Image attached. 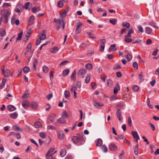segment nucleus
Segmentation results:
<instances>
[{
	"instance_id": "f257e3e1",
	"label": "nucleus",
	"mask_w": 159,
	"mask_h": 159,
	"mask_svg": "<svg viewBox=\"0 0 159 159\" xmlns=\"http://www.w3.org/2000/svg\"><path fill=\"white\" fill-rule=\"evenodd\" d=\"M71 139L75 143L80 142L81 143L83 144V143L84 142V138L83 133L77 134L76 136H73Z\"/></svg>"
},
{
	"instance_id": "f03ea898",
	"label": "nucleus",
	"mask_w": 159,
	"mask_h": 159,
	"mask_svg": "<svg viewBox=\"0 0 159 159\" xmlns=\"http://www.w3.org/2000/svg\"><path fill=\"white\" fill-rule=\"evenodd\" d=\"M54 21L57 24V30H59L61 26H62L63 29H64L65 27V23L63 20H60L55 19Z\"/></svg>"
},
{
	"instance_id": "7ed1b4c3",
	"label": "nucleus",
	"mask_w": 159,
	"mask_h": 159,
	"mask_svg": "<svg viewBox=\"0 0 159 159\" xmlns=\"http://www.w3.org/2000/svg\"><path fill=\"white\" fill-rule=\"evenodd\" d=\"M5 14L2 15V17H3L2 19L3 18L4 20H3L4 23H8V18L9 17L11 13L9 11L6 10L5 11Z\"/></svg>"
},
{
	"instance_id": "20e7f679",
	"label": "nucleus",
	"mask_w": 159,
	"mask_h": 159,
	"mask_svg": "<svg viewBox=\"0 0 159 159\" xmlns=\"http://www.w3.org/2000/svg\"><path fill=\"white\" fill-rule=\"evenodd\" d=\"M87 70L84 68H82L78 70V75L79 77L81 78H83L86 74Z\"/></svg>"
},
{
	"instance_id": "39448f33",
	"label": "nucleus",
	"mask_w": 159,
	"mask_h": 159,
	"mask_svg": "<svg viewBox=\"0 0 159 159\" xmlns=\"http://www.w3.org/2000/svg\"><path fill=\"white\" fill-rule=\"evenodd\" d=\"M55 117L56 115L54 113L52 114L49 116L48 119V124H50L54 122Z\"/></svg>"
},
{
	"instance_id": "423d86ee",
	"label": "nucleus",
	"mask_w": 159,
	"mask_h": 159,
	"mask_svg": "<svg viewBox=\"0 0 159 159\" xmlns=\"http://www.w3.org/2000/svg\"><path fill=\"white\" fill-rule=\"evenodd\" d=\"M2 71L4 76L6 77L9 76L10 74V70L7 69L4 70L5 66H2Z\"/></svg>"
},
{
	"instance_id": "0eeeda50",
	"label": "nucleus",
	"mask_w": 159,
	"mask_h": 159,
	"mask_svg": "<svg viewBox=\"0 0 159 159\" xmlns=\"http://www.w3.org/2000/svg\"><path fill=\"white\" fill-rule=\"evenodd\" d=\"M117 147L114 143H112L109 146V149L113 151H115L117 150Z\"/></svg>"
},
{
	"instance_id": "6e6552de",
	"label": "nucleus",
	"mask_w": 159,
	"mask_h": 159,
	"mask_svg": "<svg viewBox=\"0 0 159 159\" xmlns=\"http://www.w3.org/2000/svg\"><path fill=\"white\" fill-rule=\"evenodd\" d=\"M69 7L67 6L64 11L62 13H60V15L61 17L64 18L66 17L67 12L68 11Z\"/></svg>"
},
{
	"instance_id": "1a4fd4ad",
	"label": "nucleus",
	"mask_w": 159,
	"mask_h": 159,
	"mask_svg": "<svg viewBox=\"0 0 159 159\" xmlns=\"http://www.w3.org/2000/svg\"><path fill=\"white\" fill-rule=\"evenodd\" d=\"M132 135L134 139H135V140L137 143H138V140L140 139L138 135V133L136 131H132Z\"/></svg>"
},
{
	"instance_id": "9d476101",
	"label": "nucleus",
	"mask_w": 159,
	"mask_h": 159,
	"mask_svg": "<svg viewBox=\"0 0 159 159\" xmlns=\"http://www.w3.org/2000/svg\"><path fill=\"white\" fill-rule=\"evenodd\" d=\"M34 17L33 15L31 16L28 21V25H31L33 24L34 22Z\"/></svg>"
},
{
	"instance_id": "9b49d317",
	"label": "nucleus",
	"mask_w": 159,
	"mask_h": 159,
	"mask_svg": "<svg viewBox=\"0 0 159 159\" xmlns=\"http://www.w3.org/2000/svg\"><path fill=\"white\" fill-rule=\"evenodd\" d=\"M22 104L24 108H26L29 106L30 103L28 101H24L22 102Z\"/></svg>"
},
{
	"instance_id": "f8f14e48",
	"label": "nucleus",
	"mask_w": 159,
	"mask_h": 159,
	"mask_svg": "<svg viewBox=\"0 0 159 159\" xmlns=\"http://www.w3.org/2000/svg\"><path fill=\"white\" fill-rule=\"evenodd\" d=\"M116 115L120 121L122 120V116L121 114V111L120 109H117L116 111Z\"/></svg>"
},
{
	"instance_id": "ddd939ff",
	"label": "nucleus",
	"mask_w": 159,
	"mask_h": 159,
	"mask_svg": "<svg viewBox=\"0 0 159 159\" xmlns=\"http://www.w3.org/2000/svg\"><path fill=\"white\" fill-rule=\"evenodd\" d=\"M116 46V45L115 44L111 45L109 49V52H111V51H116L117 49Z\"/></svg>"
},
{
	"instance_id": "4468645a",
	"label": "nucleus",
	"mask_w": 159,
	"mask_h": 159,
	"mask_svg": "<svg viewBox=\"0 0 159 159\" xmlns=\"http://www.w3.org/2000/svg\"><path fill=\"white\" fill-rule=\"evenodd\" d=\"M58 136L60 139H62L64 137V135L63 134V132L61 131H58Z\"/></svg>"
},
{
	"instance_id": "2eb2a0df",
	"label": "nucleus",
	"mask_w": 159,
	"mask_h": 159,
	"mask_svg": "<svg viewBox=\"0 0 159 159\" xmlns=\"http://www.w3.org/2000/svg\"><path fill=\"white\" fill-rule=\"evenodd\" d=\"M38 59L37 58H35L34 61L33 62V69L34 70H36V66L38 64Z\"/></svg>"
},
{
	"instance_id": "dca6fc26",
	"label": "nucleus",
	"mask_w": 159,
	"mask_h": 159,
	"mask_svg": "<svg viewBox=\"0 0 159 159\" xmlns=\"http://www.w3.org/2000/svg\"><path fill=\"white\" fill-rule=\"evenodd\" d=\"M34 126L36 128H39L42 127V124L39 121H36L34 124Z\"/></svg>"
},
{
	"instance_id": "f3484780",
	"label": "nucleus",
	"mask_w": 159,
	"mask_h": 159,
	"mask_svg": "<svg viewBox=\"0 0 159 159\" xmlns=\"http://www.w3.org/2000/svg\"><path fill=\"white\" fill-rule=\"evenodd\" d=\"M0 35L2 37H4L5 35L6 34V32L4 29L2 28L0 30Z\"/></svg>"
},
{
	"instance_id": "a211bd4d",
	"label": "nucleus",
	"mask_w": 159,
	"mask_h": 159,
	"mask_svg": "<svg viewBox=\"0 0 159 159\" xmlns=\"http://www.w3.org/2000/svg\"><path fill=\"white\" fill-rule=\"evenodd\" d=\"M46 35L44 31H43L42 34L39 36V39L41 40H43L45 39Z\"/></svg>"
},
{
	"instance_id": "6ab92c4d",
	"label": "nucleus",
	"mask_w": 159,
	"mask_h": 159,
	"mask_svg": "<svg viewBox=\"0 0 159 159\" xmlns=\"http://www.w3.org/2000/svg\"><path fill=\"white\" fill-rule=\"evenodd\" d=\"M7 108L9 111H13L16 109V107L12 105H9L7 107Z\"/></svg>"
},
{
	"instance_id": "aec40b11",
	"label": "nucleus",
	"mask_w": 159,
	"mask_h": 159,
	"mask_svg": "<svg viewBox=\"0 0 159 159\" xmlns=\"http://www.w3.org/2000/svg\"><path fill=\"white\" fill-rule=\"evenodd\" d=\"M55 150V149L54 148H50L48 152L46 154L48 155H54V152Z\"/></svg>"
},
{
	"instance_id": "412c9836",
	"label": "nucleus",
	"mask_w": 159,
	"mask_h": 159,
	"mask_svg": "<svg viewBox=\"0 0 159 159\" xmlns=\"http://www.w3.org/2000/svg\"><path fill=\"white\" fill-rule=\"evenodd\" d=\"M40 10V9L39 7H34L32 9V11L34 13L38 11H39Z\"/></svg>"
},
{
	"instance_id": "4be33fe9",
	"label": "nucleus",
	"mask_w": 159,
	"mask_h": 159,
	"mask_svg": "<svg viewBox=\"0 0 159 159\" xmlns=\"http://www.w3.org/2000/svg\"><path fill=\"white\" fill-rule=\"evenodd\" d=\"M9 116L11 118L16 119L17 117L18 114L16 112H15L10 114Z\"/></svg>"
},
{
	"instance_id": "5701e85b",
	"label": "nucleus",
	"mask_w": 159,
	"mask_h": 159,
	"mask_svg": "<svg viewBox=\"0 0 159 159\" xmlns=\"http://www.w3.org/2000/svg\"><path fill=\"white\" fill-rule=\"evenodd\" d=\"M91 78V75L90 74H88L86 77L85 79V83L87 84L89 83Z\"/></svg>"
},
{
	"instance_id": "b1692460",
	"label": "nucleus",
	"mask_w": 159,
	"mask_h": 159,
	"mask_svg": "<svg viewBox=\"0 0 159 159\" xmlns=\"http://www.w3.org/2000/svg\"><path fill=\"white\" fill-rule=\"evenodd\" d=\"M57 122L60 123L64 124L66 122V121L64 119V118L61 117L57 120Z\"/></svg>"
},
{
	"instance_id": "393cba45",
	"label": "nucleus",
	"mask_w": 159,
	"mask_h": 159,
	"mask_svg": "<svg viewBox=\"0 0 159 159\" xmlns=\"http://www.w3.org/2000/svg\"><path fill=\"white\" fill-rule=\"evenodd\" d=\"M86 68L88 70H91L93 69L92 65L90 63H88L85 66Z\"/></svg>"
},
{
	"instance_id": "a878e982",
	"label": "nucleus",
	"mask_w": 159,
	"mask_h": 159,
	"mask_svg": "<svg viewBox=\"0 0 159 159\" xmlns=\"http://www.w3.org/2000/svg\"><path fill=\"white\" fill-rule=\"evenodd\" d=\"M47 159H56V157L54 155H46Z\"/></svg>"
},
{
	"instance_id": "bb28decb",
	"label": "nucleus",
	"mask_w": 159,
	"mask_h": 159,
	"mask_svg": "<svg viewBox=\"0 0 159 159\" xmlns=\"http://www.w3.org/2000/svg\"><path fill=\"white\" fill-rule=\"evenodd\" d=\"M29 95V92L28 90H26L24 93V94L23 96L22 97V98H26L28 97V96Z\"/></svg>"
},
{
	"instance_id": "cd10ccee",
	"label": "nucleus",
	"mask_w": 159,
	"mask_h": 159,
	"mask_svg": "<svg viewBox=\"0 0 159 159\" xmlns=\"http://www.w3.org/2000/svg\"><path fill=\"white\" fill-rule=\"evenodd\" d=\"M102 143V141L101 139H98L97 141V143L96 144L97 147L101 146Z\"/></svg>"
},
{
	"instance_id": "c85d7f7f",
	"label": "nucleus",
	"mask_w": 159,
	"mask_h": 159,
	"mask_svg": "<svg viewBox=\"0 0 159 159\" xmlns=\"http://www.w3.org/2000/svg\"><path fill=\"white\" fill-rule=\"evenodd\" d=\"M59 50V48L57 47H54L52 48L51 50L50 51L52 53H56Z\"/></svg>"
},
{
	"instance_id": "c756f323",
	"label": "nucleus",
	"mask_w": 159,
	"mask_h": 159,
	"mask_svg": "<svg viewBox=\"0 0 159 159\" xmlns=\"http://www.w3.org/2000/svg\"><path fill=\"white\" fill-rule=\"evenodd\" d=\"M23 35V31H21L18 34V37L16 38V40L18 41L21 40L22 38V37Z\"/></svg>"
},
{
	"instance_id": "7c9ffc66",
	"label": "nucleus",
	"mask_w": 159,
	"mask_h": 159,
	"mask_svg": "<svg viewBox=\"0 0 159 159\" xmlns=\"http://www.w3.org/2000/svg\"><path fill=\"white\" fill-rule=\"evenodd\" d=\"M152 29L150 27H147L146 28L145 32L148 34H150L152 32Z\"/></svg>"
},
{
	"instance_id": "2f4dec72",
	"label": "nucleus",
	"mask_w": 159,
	"mask_h": 159,
	"mask_svg": "<svg viewBox=\"0 0 159 159\" xmlns=\"http://www.w3.org/2000/svg\"><path fill=\"white\" fill-rule=\"evenodd\" d=\"M128 61H129L132 59V56L131 54L128 53L126 55L125 57Z\"/></svg>"
},
{
	"instance_id": "473e14b6",
	"label": "nucleus",
	"mask_w": 159,
	"mask_h": 159,
	"mask_svg": "<svg viewBox=\"0 0 159 159\" xmlns=\"http://www.w3.org/2000/svg\"><path fill=\"white\" fill-rule=\"evenodd\" d=\"M107 85L108 86L110 87H112V80L110 79H108L107 80Z\"/></svg>"
},
{
	"instance_id": "72a5a7b5",
	"label": "nucleus",
	"mask_w": 159,
	"mask_h": 159,
	"mask_svg": "<svg viewBox=\"0 0 159 159\" xmlns=\"http://www.w3.org/2000/svg\"><path fill=\"white\" fill-rule=\"evenodd\" d=\"M66 154V151L65 149H62L60 152V155L61 157H64Z\"/></svg>"
},
{
	"instance_id": "f704fd0d",
	"label": "nucleus",
	"mask_w": 159,
	"mask_h": 159,
	"mask_svg": "<svg viewBox=\"0 0 159 159\" xmlns=\"http://www.w3.org/2000/svg\"><path fill=\"white\" fill-rule=\"evenodd\" d=\"M69 73V70L68 69L64 70L63 72V75L64 76H66Z\"/></svg>"
},
{
	"instance_id": "c9c22d12",
	"label": "nucleus",
	"mask_w": 159,
	"mask_h": 159,
	"mask_svg": "<svg viewBox=\"0 0 159 159\" xmlns=\"http://www.w3.org/2000/svg\"><path fill=\"white\" fill-rule=\"evenodd\" d=\"M23 70L24 73H26L30 71V68L28 66H25L23 68Z\"/></svg>"
},
{
	"instance_id": "e433bc0d",
	"label": "nucleus",
	"mask_w": 159,
	"mask_h": 159,
	"mask_svg": "<svg viewBox=\"0 0 159 159\" xmlns=\"http://www.w3.org/2000/svg\"><path fill=\"white\" fill-rule=\"evenodd\" d=\"M32 44L30 43H29L27 46L26 50L27 52H29L30 50H31Z\"/></svg>"
},
{
	"instance_id": "4c0bfd02",
	"label": "nucleus",
	"mask_w": 159,
	"mask_h": 159,
	"mask_svg": "<svg viewBox=\"0 0 159 159\" xmlns=\"http://www.w3.org/2000/svg\"><path fill=\"white\" fill-rule=\"evenodd\" d=\"M49 70L48 68L46 66H44L43 67V71L44 73H47Z\"/></svg>"
},
{
	"instance_id": "58836bf2",
	"label": "nucleus",
	"mask_w": 159,
	"mask_h": 159,
	"mask_svg": "<svg viewBox=\"0 0 159 159\" xmlns=\"http://www.w3.org/2000/svg\"><path fill=\"white\" fill-rule=\"evenodd\" d=\"M123 26L126 27L127 28H129L130 27L129 24L127 22H124L122 23Z\"/></svg>"
},
{
	"instance_id": "ea45409f",
	"label": "nucleus",
	"mask_w": 159,
	"mask_h": 159,
	"mask_svg": "<svg viewBox=\"0 0 159 159\" xmlns=\"http://www.w3.org/2000/svg\"><path fill=\"white\" fill-rule=\"evenodd\" d=\"M87 33L89 35V38L93 39H94L96 38L93 34H92L91 33L89 32H87Z\"/></svg>"
},
{
	"instance_id": "a19ab883",
	"label": "nucleus",
	"mask_w": 159,
	"mask_h": 159,
	"mask_svg": "<svg viewBox=\"0 0 159 159\" xmlns=\"http://www.w3.org/2000/svg\"><path fill=\"white\" fill-rule=\"evenodd\" d=\"M38 104L36 102H33L31 104V107L34 109H36L38 106Z\"/></svg>"
},
{
	"instance_id": "79ce46f5",
	"label": "nucleus",
	"mask_w": 159,
	"mask_h": 159,
	"mask_svg": "<svg viewBox=\"0 0 159 159\" xmlns=\"http://www.w3.org/2000/svg\"><path fill=\"white\" fill-rule=\"evenodd\" d=\"M124 135L123 134H121L116 137L115 138V139L116 140H118L119 139H124Z\"/></svg>"
},
{
	"instance_id": "37998d69",
	"label": "nucleus",
	"mask_w": 159,
	"mask_h": 159,
	"mask_svg": "<svg viewBox=\"0 0 159 159\" xmlns=\"http://www.w3.org/2000/svg\"><path fill=\"white\" fill-rule=\"evenodd\" d=\"M138 144H137L136 147L134 148V154L136 155H138Z\"/></svg>"
},
{
	"instance_id": "c03bdc74",
	"label": "nucleus",
	"mask_w": 159,
	"mask_h": 159,
	"mask_svg": "<svg viewBox=\"0 0 159 159\" xmlns=\"http://www.w3.org/2000/svg\"><path fill=\"white\" fill-rule=\"evenodd\" d=\"M117 20L116 19H114L112 20H110V22L113 25H115L117 22Z\"/></svg>"
},
{
	"instance_id": "a18cd8bd",
	"label": "nucleus",
	"mask_w": 159,
	"mask_h": 159,
	"mask_svg": "<svg viewBox=\"0 0 159 159\" xmlns=\"http://www.w3.org/2000/svg\"><path fill=\"white\" fill-rule=\"evenodd\" d=\"M62 116L63 118H68V114L66 111H63Z\"/></svg>"
},
{
	"instance_id": "49530a36",
	"label": "nucleus",
	"mask_w": 159,
	"mask_h": 159,
	"mask_svg": "<svg viewBox=\"0 0 159 159\" xmlns=\"http://www.w3.org/2000/svg\"><path fill=\"white\" fill-rule=\"evenodd\" d=\"M82 23L80 21H78L76 23V27L80 28L82 26Z\"/></svg>"
},
{
	"instance_id": "de8ad7c7",
	"label": "nucleus",
	"mask_w": 159,
	"mask_h": 159,
	"mask_svg": "<svg viewBox=\"0 0 159 159\" xmlns=\"http://www.w3.org/2000/svg\"><path fill=\"white\" fill-rule=\"evenodd\" d=\"M125 41L126 43H129L132 42V40L131 38H125Z\"/></svg>"
},
{
	"instance_id": "09e8293b",
	"label": "nucleus",
	"mask_w": 159,
	"mask_h": 159,
	"mask_svg": "<svg viewBox=\"0 0 159 159\" xmlns=\"http://www.w3.org/2000/svg\"><path fill=\"white\" fill-rule=\"evenodd\" d=\"M102 150L105 152H106L107 151V148L106 147V146L104 145H103L102 146Z\"/></svg>"
},
{
	"instance_id": "8fccbe9b",
	"label": "nucleus",
	"mask_w": 159,
	"mask_h": 159,
	"mask_svg": "<svg viewBox=\"0 0 159 159\" xmlns=\"http://www.w3.org/2000/svg\"><path fill=\"white\" fill-rule=\"evenodd\" d=\"M144 75H143V72H141L139 74V78L140 80H143Z\"/></svg>"
},
{
	"instance_id": "3c124183",
	"label": "nucleus",
	"mask_w": 159,
	"mask_h": 159,
	"mask_svg": "<svg viewBox=\"0 0 159 159\" xmlns=\"http://www.w3.org/2000/svg\"><path fill=\"white\" fill-rule=\"evenodd\" d=\"M128 125L130 127H131L132 126V120L131 118V117H129L128 118Z\"/></svg>"
},
{
	"instance_id": "603ef678",
	"label": "nucleus",
	"mask_w": 159,
	"mask_h": 159,
	"mask_svg": "<svg viewBox=\"0 0 159 159\" xmlns=\"http://www.w3.org/2000/svg\"><path fill=\"white\" fill-rule=\"evenodd\" d=\"M57 5L59 7H61L63 5V2L61 1H59L58 2Z\"/></svg>"
},
{
	"instance_id": "864d4df0",
	"label": "nucleus",
	"mask_w": 159,
	"mask_h": 159,
	"mask_svg": "<svg viewBox=\"0 0 159 159\" xmlns=\"http://www.w3.org/2000/svg\"><path fill=\"white\" fill-rule=\"evenodd\" d=\"M65 97L67 98L70 96V93L68 91H65L64 93Z\"/></svg>"
},
{
	"instance_id": "5fc2aeb1",
	"label": "nucleus",
	"mask_w": 159,
	"mask_h": 159,
	"mask_svg": "<svg viewBox=\"0 0 159 159\" xmlns=\"http://www.w3.org/2000/svg\"><path fill=\"white\" fill-rule=\"evenodd\" d=\"M93 105L95 106H102L103 105V104H100L99 102H97L95 101H94L93 102Z\"/></svg>"
},
{
	"instance_id": "6e6d98bb",
	"label": "nucleus",
	"mask_w": 159,
	"mask_h": 159,
	"mask_svg": "<svg viewBox=\"0 0 159 159\" xmlns=\"http://www.w3.org/2000/svg\"><path fill=\"white\" fill-rule=\"evenodd\" d=\"M14 130L16 131H18L19 130L22 131V130L20 129V127L17 126L16 125L14 127Z\"/></svg>"
},
{
	"instance_id": "4d7b16f0",
	"label": "nucleus",
	"mask_w": 159,
	"mask_h": 159,
	"mask_svg": "<svg viewBox=\"0 0 159 159\" xmlns=\"http://www.w3.org/2000/svg\"><path fill=\"white\" fill-rule=\"evenodd\" d=\"M30 2H27L25 6H23L22 5V6L23 8H25L26 9H27L28 8V7L30 5Z\"/></svg>"
},
{
	"instance_id": "13d9d810",
	"label": "nucleus",
	"mask_w": 159,
	"mask_h": 159,
	"mask_svg": "<svg viewBox=\"0 0 159 159\" xmlns=\"http://www.w3.org/2000/svg\"><path fill=\"white\" fill-rule=\"evenodd\" d=\"M40 135L42 138L44 139L45 138L46 134L44 132H43L40 133Z\"/></svg>"
},
{
	"instance_id": "bf43d9fd",
	"label": "nucleus",
	"mask_w": 159,
	"mask_h": 159,
	"mask_svg": "<svg viewBox=\"0 0 159 159\" xmlns=\"http://www.w3.org/2000/svg\"><path fill=\"white\" fill-rule=\"evenodd\" d=\"M124 104L123 103H119L117 105V107H119L120 109H122L124 106Z\"/></svg>"
},
{
	"instance_id": "052dcab7",
	"label": "nucleus",
	"mask_w": 159,
	"mask_h": 159,
	"mask_svg": "<svg viewBox=\"0 0 159 159\" xmlns=\"http://www.w3.org/2000/svg\"><path fill=\"white\" fill-rule=\"evenodd\" d=\"M76 86V89L77 88H80L81 86V83L79 81H78L77 82L76 86Z\"/></svg>"
},
{
	"instance_id": "680f3d73",
	"label": "nucleus",
	"mask_w": 159,
	"mask_h": 159,
	"mask_svg": "<svg viewBox=\"0 0 159 159\" xmlns=\"http://www.w3.org/2000/svg\"><path fill=\"white\" fill-rule=\"evenodd\" d=\"M133 66L134 68H136V70L138 69V64L136 62H134L133 63Z\"/></svg>"
},
{
	"instance_id": "e2e57ef3",
	"label": "nucleus",
	"mask_w": 159,
	"mask_h": 159,
	"mask_svg": "<svg viewBox=\"0 0 159 159\" xmlns=\"http://www.w3.org/2000/svg\"><path fill=\"white\" fill-rule=\"evenodd\" d=\"M133 89L134 91H137L139 89V87L137 85H135L133 87Z\"/></svg>"
},
{
	"instance_id": "0e129e2a",
	"label": "nucleus",
	"mask_w": 159,
	"mask_h": 159,
	"mask_svg": "<svg viewBox=\"0 0 159 159\" xmlns=\"http://www.w3.org/2000/svg\"><path fill=\"white\" fill-rule=\"evenodd\" d=\"M75 70H74L71 76V78L72 79H75Z\"/></svg>"
},
{
	"instance_id": "69168bd1",
	"label": "nucleus",
	"mask_w": 159,
	"mask_h": 159,
	"mask_svg": "<svg viewBox=\"0 0 159 159\" xmlns=\"http://www.w3.org/2000/svg\"><path fill=\"white\" fill-rule=\"evenodd\" d=\"M105 44H101L100 46L101 48L100 49V52H102L104 51V48H105Z\"/></svg>"
},
{
	"instance_id": "338daca9",
	"label": "nucleus",
	"mask_w": 159,
	"mask_h": 159,
	"mask_svg": "<svg viewBox=\"0 0 159 159\" xmlns=\"http://www.w3.org/2000/svg\"><path fill=\"white\" fill-rule=\"evenodd\" d=\"M81 31V30L80 28H78L76 27V30H75V33L76 34L80 33Z\"/></svg>"
},
{
	"instance_id": "774afa93",
	"label": "nucleus",
	"mask_w": 159,
	"mask_h": 159,
	"mask_svg": "<svg viewBox=\"0 0 159 159\" xmlns=\"http://www.w3.org/2000/svg\"><path fill=\"white\" fill-rule=\"evenodd\" d=\"M152 43V41L150 39H148L146 41V44L147 45L151 44Z\"/></svg>"
}]
</instances>
